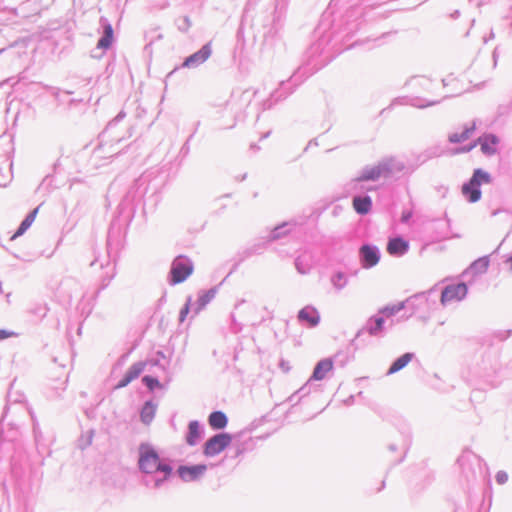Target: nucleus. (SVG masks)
Instances as JSON below:
<instances>
[{"mask_svg":"<svg viewBox=\"0 0 512 512\" xmlns=\"http://www.w3.org/2000/svg\"><path fill=\"white\" fill-rule=\"evenodd\" d=\"M468 289L464 283H458L454 285H449L444 288L441 294V303L445 305L446 303L453 301H460L467 295Z\"/></svg>","mask_w":512,"mask_h":512,"instance_id":"20e7f679","label":"nucleus"},{"mask_svg":"<svg viewBox=\"0 0 512 512\" xmlns=\"http://www.w3.org/2000/svg\"><path fill=\"white\" fill-rule=\"evenodd\" d=\"M142 380L151 391L157 387H160L159 381L151 376H145Z\"/></svg>","mask_w":512,"mask_h":512,"instance_id":"bb28decb","label":"nucleus"},{"mask_svg":"<svg viewBox=\"0 0 512 512\" xmlns=\"http://www.w3.org/2000/svg\"><path fill=\"white\" fill-rule=\"evenodd\" d=\"M155 415V406L151 403H146L141 411V420L145 424H149Z\"/></svg>","mask_w":512,"mask_h":512,"instance_id":"5701e85b","label":"nucleus"},{"mask_svg":"<svg viewBox=\"0 0 512 512\" xmlns=\"http://www.w3.org/2000/svg\"><path fill=\"white\" fill-rule=\"evenodd\" d=\"M112 42H113V29L110 24H107L104 27V35L98 41L97 47L100 49H107L112 45Z\"/></svg>","mask_w":512,"mask_h":512,"instance_id":"aec40b11","label":"nucleus"},{"mask_svg":"<svg viewBox=\"0 0 512 512\" xmlns=\"http://www.w3.org/2000/svg\"><path fill=\"white\" fill-rule=\"evenodd\" d=\"M208 421L209 425L214 429H222L227 425V417L220 411L211 413Z\"/></svg>","mask_w":512,"mask_h":512,"instance_id":"6ab92c4d","label":"nucleus"},{"mask_svg":"<svg viewBox=\"0 0 512 512\" xmlns=\"http://www.w3.org/2000/svg\"><path fill=\"white\" fill-rule=\"evenodd\" d=\"M496 479L499 484H504L508 481V474L504 472H499L496 475Z\"/></svg>","mask_w":512,"mask_h":512,"instance_id":"c756f323","label":"nucleus"},{"mask_svg":"<svg viewBox=\"0 0 512 512\" xmlns=\"http://www.w3.org/2000/svg\"><path fill=\"white\" fill-rule=\"evenodd\" d=\"M490 181L489 173L482 169H476L469 182L462 186V194L469 202L475 203L481 198L480 186L488 184Z\"/></svg>","mask_w":512,"mask_h":512,"instance_id":"f03ea898","label":"nucleus"},{"mask_svg":"<svg viewBox=\"0 0 512 512\" xmlns=\"http://www.w3.org/2000/svg\"><path fill=\"white\" fill-rule=\"evenodd\" d=\"M14 336H16L15 332L8 331V330H5V329H0V340H4L6 338L14 337Z\"/></svg>","mask_w":512,"mask_h":512,"instance_id":"c85d7f7f","label":"nucleus"},{"mask_svg":"<svg viewBox=\"0 0 512 512\" xmlns=\"http://www.w3.org/2000/svg\"><path fill=\"white\" fill-rule=\"evenodd\" d=\"M384 171H386V168L382 165L368 168L361 174V176L357 178V181L376 180L383 174Z\"/></svg>","mask_w":512,"mask_h":512,"instance_id":"f3484780","label":"nucleus"},{"mask_svg":"<svg viewBox=\"0 0 512 512\" xmlns=\"http://www.w3.org/2000/svg\"><path fill=\"white\" fill-rule=\"evenodd\" d=\"M200 437L199 424L197 421H192L189 424V433L187 436V443L191 446L195 445Z\"/></svg>","mask_w":512,"mask_h":512,"instance_id":"412c9836","label":"nucleus"},{"mask_svg":"<svg viewBox=\"0 0 512 512\" xmlns=\"http://www.w3.org/2000/svg\"><path fill=\"white\" fill-rule=\"evenodd\" d=\"M38 208H35L20 224L18 230L13 234L11 240L16 239L17 237L23 235L25 231L32 225L34 222L36 215L38 213Z\"/></svg>","mask_w":512,"mask_h":512,"instance_id":"a211bd4d","label":"nucleus"},{"mask_svg":"<svg viewBox=\"0 0 512 512\" xmlns=\"http://www.w3.org/2000/svg\"><path fill=\"white\" fill-rule=\"evenodd\" d=\"M190 302H191V299L189 298L188 301L186 302V304L184 305V307L181 309L180 316H179L180 322H183L186 319V317L190 311Z\"/></svg>","mask_w":512,"mask_h":512,"instance_id":"cd10ccee","label":"nucleus"},{"mask_svg":"<svg viewBox=\"0 0 512 512\" xmlns=\"http://www.w3.org/2000/svg\"><path fill=\"white\" fill-rule=\"evenodd\" d=\"M375 321V327H372L369 329L370 335H377L379 332L382 331L383 324H384V316L383 317H376L374 319Z\"/></svg>","mask_w":512,"mask_h":512,"instance_id":"a878e982","label":"nucleus"},{"mask_svg":"<svg viewBox=\"0 0 512 512\" xmlns=\"http://www.w3.org/2000/svg\"><path fill=\"white\" fill-rule=\"evenodd\" d=\"M360 252L363 257L364 267H372L375 266L379 261V256L377 251L369 245H364L361 247Z\"/></svg>","mask_w":512,"mask_h":512,"instance_id":"4468645a","label":"nucleus"},{"mask_svg":"<svg viewBox=\"0 0 512 512\" xmlns=\"http://www.w3.org/2000/svg\"><path fill=\"white\" fill-rule=\"evenodd\" d=\"M476 125L474 122H470L461 128V131L452 132L449 135V141L451 143H461L468 140L474 133Z\"/></svg>","mask_w":512,"mask_h":512,"instance_id":"6e6552de","label":"nucleus"},{"mask_svg":"<svg viewBox=\"0 0 512 512\" xmlns=\"http://www.w3.org/2000/svg\"><path fill=\"white\" fill-rule=\"evenodd\" d=\"M412 216V212L411 211H406V212H403L402 213V216H401V220L403 222H407Z\"/></svg>","mask_w":512,"mask_h":512,"instance_id":"7c9ffc66","label":"nucleus"},{"mask_svg":"<svg viewBox=\"0 0 512 512\" xmlns=\"http://www.w3.org/2000/svg\"><path fill=\"white\" fill-rule=\"evenodd\" d=\"M333 361L329 358L323 359L317 363L314 368L312 379L323 380L327 374L333 369Z\"/></svg>","mask_w":512,"mask_h":512,"instance_id":"9d476101","label":"nucleus"},{"mask_svg":"<svg viewBox=\"0 0 512 512\" xmlns=\"http://www.w3.org/2000/svg\"><path fill=\"white\" fill-rule=\"evenodd\" d=\"M139 468L145 473L161 471L165 477L172 471L169 465L161 463L157 452L147 444H142L139 448Z\"/></svg>","mask_w":512,"mask_h":512,"instance_id":"f257e3e1","label":"nucleus"},{"mask_svg":"<svg viewBox=\"0 0 512 512\" xmlns=\"http://www.w3.org/2000/svg\"><path fill=\"white\" fill-rule=\"evenodd\" d=\"M404 307H405L404 302H400V303H397V304H392V305L385 306L384 308H382L380 310V313L384 317L389 318L391 316H394L396 313L400 312L401 310H403Z\"/></svg>","mask_w":512,"mask_h":512,"instance_id":"4be33fe9","label":"nucleus"},{"mask_svg":"<svg viewBox=\"0 0 512 512\" xmlns=\"http://www.w3.org/2000/svg\"><path fill=\"white\" fill-rule=\"evenodd\" d=\"M215 296V292L213 290H209L204 292L198 298V307L197 312L201 311Z\"/></svg>","mask_w":512,"mask_h":512,"instance_id":"b1692460","label":"nucleus"},{"mask_svg":"<svg viewBox=\"0 0 512 512\" xmlns=\"http://www.w3.org/2000/svg\"><path fill=\"white\" fill-rule=\"evenodd\" d=\"M476 144L480 145L481 151L485 155H493L497 151L498 139L492 135L480 137L473 145H471L467 148H463L462 152L470 151L473 147L476 146Z\"/></svg>","mask_w":512,"mask_h":512,"instance_id":"423d86ee","label":"nucleus"},{"mask_svg":"<svg viewBox=\"0 0 512 512\" xmlns=\"http://www.w3.org/2000/svg\"><path fill=\"white\" fill-rule=\"evenodd\" d=\"M145 368L144 362H138L133 364L129 370L126 372L122 380L118 383L117 388H122L127 386L131 381L138 378L139 375L143 372Z\"/></svg>","mask_w":512,"mask_h":512,"instance_id":"1a4fd4ad","label":"nucleus"},{"mask_svg":"<svg viewBox=\"0 0 512 512\" xmlns=\"http://www.w3.org/2000/svg\"><path fill=\"white\" fill-rule=\"evenodd\" d=\"M414 358V354L413 353H405L403 355H401L399 358H397L393 363L392 365L390 366L387 374L391 375V374H394L400 370H402L403 368H405L411 361L412 359Z\"/></svg>","mask_w":512,"mask_h":512,"instance_id":"2eb2a0df","label":"nucleus"},{"mask_svg":"<svg viewBox=\"0 0 512 512\" xmlns=\"http://www.w3.org/2000/svg\"><path fill=\"white\" fill-rule=\"evenodd\" d=\"M353 208L359 214H367L371 210L372 201L368 196L365 197H355L353 199Z\"/></svg>","mask_w":512,"mask_h":512,"instance_id":"dca6fc26","label":"nucleus"},{"mask_svg":"<svg viewBox=\"0 0 512 512\" xmlns=\"http://www.w3.org/2000/svg\"><path fill=\"white\" fill-rule=\"evenodd\" d=\"M206 471L205 465L181 466L178 469L180 477L185 481H193Z\"/></svg>","mask_w":512,"mask_h":512,"instance_id":"0eeeda50","label":"nucleus"},{"mask_svg":"<svg viewBox=\"0 0 512 512\" xmlns=\"http://www.w3.org/2000/svg\"><path fill=\"white\" fill-rule=\"evenodd\" d=\"M408 248L409 243L400 237L390 239L387 244V252L390 255H403L408 251Z\"/></svg>","mask_w":512,"mask_h":512,"instance_id":"9b49d317","label":"nucleus"},{"mask_svg":"<svg viewBox=\"0 0 512 512\" xmlns=\"http://www.w3.org/2000/svg\"><path fill=\"white\" fill-rule=\"evenodd\" d=\"M211 54V50L209 46H204L202 49H200L198 52L194 53L193 55L189 56L183 63V66L191 67L196 64L202 63L206 61Z\"/></svg>","mask_w":512,"mask_h":512,"instance_id":"ddd939ff","label":"nucleus"},{"mask_svg":"<svg viewBox=\"0 0 512 512\" xmlns=\"http://www.w3.org/2000/svg\"><path fill=\"white\" fill-rule=\"evenodd\" d=\"M488 265L489 261L487 258H480L471 265L470 269L473 273H482L487 270Z\"/></svg>","mask_w":512,"mask_h":512,"instance_id":"393cba45","label":"nucleus"},{"mask_svg":"<svg viewBox=\"0 0 512 512\" xmlns=\"http://www.w3.org/2000/svg\"><path fill=\"white\" fill-rule=\"evenodd\" d=\"M231 436L227 433H221L210 438L204 446L206 456H215L221 453L231 443Z\"/></svg>","mask_w":512,"mask_h":512,"instance_id":"7ed1b4c3","label":"nucleus"},{"mask_svg":"<svg viewBox=\"0 0 512 512\" xmlns=\"http://www.w3.org/2000/svg\"><path fill=\"white\" fill-rule=\"evenodd\" d=\"M298 317L300 321L306 323L309 327L316 326L320 319L317 310L310 306L300 310Z\"/></svg>","mask_w":512,"mask_h":512,"instance_id":"f8f14e48","label":"nucleus"},{"mask_svg":"<svg viewBox=\"0 0 512 512\" xmlns=\"http://www.w3.org/2000/svg\"><path fill=\"white\" fill-rule=\"evenodd\" d=\"M192 271L193 266L190 262L183 260L174 261L171 269L172 283L178 284L183 282L191 275Z\"/></svg>","mask_w":512,"mask_h":512,"instance_id":"39448f33","label":"nucleus"}]
</instances>
